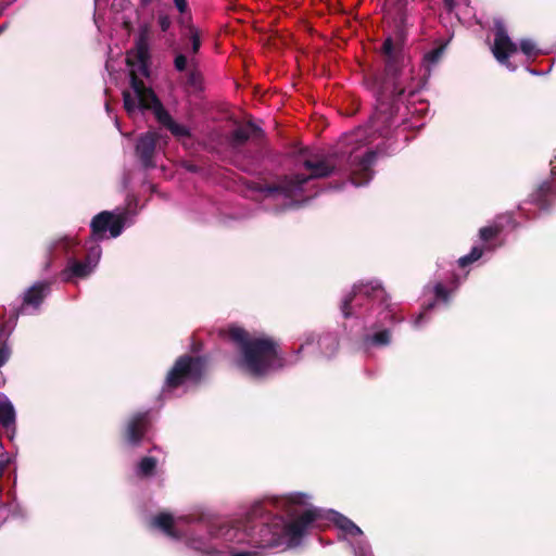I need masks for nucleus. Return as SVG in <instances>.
Returning <instances> with one entry per match:
<instances>
[{
  "instance_id": "nucleus-9",
  "label": "nucleus",
  "mask_w": 556,
  "mask_h": 556,
  "mask_svg": "<svg viewBox=\"0 0 556 556\" xmlns=\"http://www.w3.org/2000/svg\"><path fill=\"white\" fill-rule=\"evenodd\" d=\"M134 224L127 211H102L90 222L91 236L87 243H99L104 239H115L126 226Z\"/></svg>"
},
{
  "instance_id": "nucleus-5",
  "label": "nucleus",
  "mask_w": 556,
  "mask_h": 556,
  "mask_svg": "<svg viewBox=\"0 0 556 556\" xmlns=\"http://www.w3.org/2000/svg\"><path fill=\"white\" fill-rule=\"evenodd\" d=\"M150 45L147 28H141L136 38L135 50L127 55V64L131 68L130 87L131 91L123 92L124 109L132 116L138 111L151 110L155 118L165 126L175 137H190V129L176 123L170 114L163 106L156 94L140 80L136 73L149 76Z\"/></svg>"
},
{
  "instance_id": "nucleus-12",
  "label": "nucleus",
  "mask_w": 556,
  "mask_h": 556,
  "mask_svg": "<svg viewBox=\"0 0 556 556\" xmlns=\"http://www.w3.org/2000/svg\"><path fill=\"white\" fill-rule=\"evenodd\" d=\"M551 177L542 181L538 188L529 195V199L519 204L518 210L526 218H530L526 208L527 204L535 205L541 212H549L556 200V149L553 159L549 162Z\"/></svg>"
},
{
  "instance_id": "nucleus-31",
  "label": "nucleus",
  "mask_w": 556,
  "mask_h": 556,
  "mask_svg": "<svg viewBox=\"0 0 556 556\" xmlns=\"http://www.w3.org/2000/svg\"><path fill=\"white\" fill-rule=\"evenodd\" d=\"M190 40L192 53H198L201 47V40L198 30L194 28L190 30Z\"/></svg>"
},
{
  "instance_id": "nucleus-18",
  "label": "nucleus",
  "mask_w": 556,
  "mask_h": 556,
  "mask_svg": "<svg viewBox=\"0 0 556 556\" xmlns=\"http://www.w3.org/2000/svg\"><path fill=\"white\" fill-rule=\"evenodd\" d=\"M79 245V242L76 238L71 236H61L50 240L47 244V263L46 269H48L54 257L59 255L66 256V260L70 255L76 254V249Z\"/></svg>"
},
{
  "instance_id": "nucleus-37",
  "label": "nucleus",
  "mask_w": 556,
  "mask_h": 556,
  "mask_svg": "<svg viewBox=\"0 0 556 556\" xmlns=\"http://www.w3.org/2000/svg\"><path fill=\"white\" fill-rule=\"evenodd\" d=\"M142 7L149 5L153 0H139Z\"/></svg>"
},
{
  "instance_id": "nucleus-21",
  "label": "nucleus",
  "mask_w": 556,
  "mask_h": 556,
  "mask_svg": "<svg viewBox=\"0 0 556 556\" xmlns=\"http://www.w3.org/2000/svg\"><path fill=\"white\" fill-rule=\"evenodd\" d=\"M492 248L488 244L484 245H473L470 252L466 255L460 256L456 264L460 269H466L470 267L473 263L478 262L485 252H491Z\"/></svg>"
},
{
  "instance_id": "nucleus-17",
  "label": "nucleus",
  "mask_w": 556,
  "mask_h": 556,
  "mask_svg": "<svg viewBox=\"0 0 556 556\" xmlns=\"http://www.w3.org/2000/svg\"><path fill=\"white\" fill-rule=\"evenodd\" d=\"M159 136L155 132L147 131L137 139L136 155L144 169H152L156 166L154 161Z\"/></svg>"
},
{
  "instance_id": "nucleus-26",
  "label": "nucleus",
  "mask_w": 556,
  "mask_h": 556,
  "mask_svg": "<svg viewBox=\"0 0 556 556\" xmlns=\"http://www.w3.org/2000/svg\"><path fill=\"white\" fill-rule=\"evenodd\" d=\"M444 46L437 47L431 51L427 52L424 56V64L428 72L431 71V67L437 65L444 53Z\"/></svg>"
},
{
  "instance_id": "nucleus-35",
  "label": "nucleus",
  "mask_w": 556,
  "mask_h": 556,
  "mask_svg": "<svg viewBox=\"0 0 556 556\" xmlns=\"http://www.w3.org/2000/svg\"><path fill=\"white\" fill-rule=\"evenodd\" d=\"M444 5L451 12L454 9V0H444Z\"/></svg>"
},
{
  "instance_id": "nucleus-16",
  "label": "nucleus",
  "mask_w": 556,
  "mask_h": 556,
  "mask_svg": "<svg viewBox=\"0 0 556 556\" xmlns=\"http://www.w3.org/2000/svg\"><path fill=\"white\" fill-rule=\"evenodd\" d=\"M11 350L7 344L0 346V368L9 361ZM4 383L0 372V387ZM15 409L9 397L0 392V427L10 430L15 428Z\"/></svg>"
},
{
  "instance_id": "nucleus-4",
  "label": "nucleus",
  "mask_w": 556,
  "mask_h": 556,
  "mask_svg": "<svg viewBox=\"0 0 556 556\" xmlns=\"http://www.w3.org/2000/svg\"><path fill=\"white\" fill-rule=\"evenodd\" d=\"M232 523H214L203 514L175 518L168 513H161L151 520L153 528L174 541L182 542L199 556H225L222 549L227 542L236 541V535L231 532Z\"/></svg>"
},
{
  "instance_id": "nucleus-20",
  "label": "nucleus",
  "mask_w": 556,
  "mask_h": 556,
  "mask_svg": "<svg viewBox=\"0 0 556 556\" xmlns=\"http://www.w3.org/2000/svg\"><path fill=\"white\" fill-rule=\"evenodd\" d=\"M262 136V129L254 123H248L245 126L236 128L231 134V144L240 147L250 138H258Z\"/></svg>"
},
{
  "instance_id": "nucleus-27",
  "label": "nucleus",
  "mask_w": 556,
  "mask_h": 556,
  "mask_svg": "<svg viewBox=\"0 0 556 556\" xmlns=\"http://www.w3.org/2000/svg\"><path fill=\"white\" fill-rule=\"evenodd\" d=\"M502 231L498 225L485 226L479 229V238L482 242L488 243L491 239L496 238Z\"/></svg>"
},
{
  "instance_id": "nucleus-6",
  "label": "nucleus",
  "mask_w": 556,
  "mask_h": 556,
  "mask_svg": "<svg viewBox=\"0 0 556 556\" xmlns=\"http://www.w3.org/2000/svg\"><path fill=\"white\" fill-rule=\"evenodd\" d=\"M228 337L237 352L235 365L252 378L265 379L286 365L278 342L267 334L231 326Z\"/></svg>"
},
{
  "instance_id": "nucleus-25",
  "label": "nucleus",
  "mask_w": 556,
  "mask_h": 556,
  "mask_svg": "<svg viewBox=\"0 0 556 556\" xmlns=\"http://www.w3.org/2000/svg\"><path fill=\"white\" fill-rule=\"evenodd\" d=\"M157 459L152 456L142 457L135 469V473L139 478H150L155 473Z\"/></svg>"
},
{
  "instance_id": "nucleus-41",
  "label": "nucleus",
  "mask_w": 556,
  "mask_h": 556,
  "mask_svg": "<svg viewBox=\"0 0 556 556\" xmlns=\"http://www.w3.org/2000/svg\"><path fill=\"white\" fill-rule=\"evenodd\" d=\"M105 110H106V112H108V113L110 112V105H109V103H106V104H105Z\"/></svg>"
},
{
  "instance_id": "nucleus-1",
  "label": "nucleus",
  "mask_w": 556,
  "mask_h": 556,
  "mask_svg": "<svg viewBox=\"0 0 556 556\" xmlns=\"http://www.w3.org/2000/svg\"><path fill=\"white\" fill-rule=\"evenodd\" d=\"M393 125L391 116L376 113L370 125L359 127L351 134L344 135L334 153L325 155H308L302 162L305 173H295L286 176L277 186H265L260 189L266 201H281V210L290 208L304 202L303 195L309 190L311 182L326 178L340 168L342 161L348 164L351 174L350 182L355 187L367 186L374 177V165L377 152L367 146L371 142L370 135L379 132L387 137Z\"/></svg>"
},
{
  "instance_id": "nucleus-34",
  "label": "nucleus",
  "mask_w": 556,
  "mask_h": 556,
  "mask_svg": "<svg viewBox=\"0 0 556 556\" xmlns=\"http://www.w3.org/2000/svg\"><path fill=\"white\" fill-rule=\"evenodd\" d=\"M174 3H175L176 9L180 13H185L188 9L187 0H174Z\"/></svg>"
},
{
  "instance_id": "nucleus-7",
  "label": "nucleus",
  "mask_w": 556,
  "mask_h": 556,
  "mask_svg": "<svg viewBox=\"0 0 556 556\" xmlns=\"http://www.w3.org/2000/svg\"><path fill=\"white\" fill-rule=\"evenodd\" d=\"M382 52L386 56V70L381 94H390L395 101L413 97L418 91L419 84L414 81L412 71L401 65V46L388 37L382 45Z\"/></svg>"
},
{
  "instance_id": "nucleus-10",
  "label": "nucleus",
  "mask_w": 556,
  "mask_h": 556,
  "mask_svg": "<svg viewBox=\"0 0 556 556\" xmlns=\"http://www.w3.org/2000/svg\"><path fill=\"white\" fill-rule=\"evenodd\" d=\"M87 253L83 260H78L76 254L70 255L65 267L60 273L63 282H76L79 279L88 278L97 268L102 248L99 243H86Z\"/></svg>"
},
{
  "instance_id": "nucleus-3",
  "label": "nucleus",
  "mask_w": 556,
  "mask_h": 556,
  "mask_svg": "<svg viewBox=\"0 0 556 556\" xmlns=\"http://www.w3.org/2000/svg\"><path fill=\"white\" fill-rule=\"evenodd\" d=\"M341 312L345 318L363 319L366 332L359 346L369 352L374 349L387 348L392 343L390 325L400 324L402 317L396 316V307L390 302L379 280L359 282L341 301Z\"/></svg>"
},
{
  "instance_id": "nucleus-15",
  "label": "nucleus",
  "mask_w": 556,
  "mask_h": 556,
  "mask_svg": "<svg viewBox=\"0 0 556 556\" xmlns=\"http://www.w3.org/2000/svg\"><path fill=\"white\" fill-rule=\"evenodd\" d=\"M50 293L51 282L46 280L36 281L24 291L18 313L22 315H34L38 313L41 304Z\"/></svg>"
},
{
  "instance_id": "nucleus-43",
  "label": "nucleus",
  "mask_w": 556,
  "mask_h": 556,
  "mask_svg": "<svg viewBox=\"0 0 556 556\" xmlns=\"http://www.w3.org/2000/svg\"><path fill=\"white\" fill-rule=\"evenodd\" d=\"M115 125H116V127L119 129V124H118V121H117V119H115Z\"/></svg>"
},
{
  "instance_id": "nucleus-42",
  "label": "nucleus",
  "mask_w": 556,
  "mask_h": 556,
  "mask_svg": "<svg viewBox=\"0 0 556 556\" xmlns=\"http://www.w3.org/2000/svg\"><path fill=\"white\" fill-rule=\"evenodd\" d=\"M195 169H197L195 166H190L189 167V170H191V172H195Z\"/></svg>"
},
{
  "instance_id": "nucleus-29",
  "label": "nucleus",
  "mask_w": 556,
  "mask_h": 556,
  "mask_svg": "<svg viewBox=\"0 0 556 556\" xmlns=\"http://www.w3.org/2000/svg\"><path fill=\"white\" fill-rule=\"evenodd\" d=\"M520 50L527 56L536 55L539 53L536 43L532 39H522L520 41Z\"/></svg>"
},
{
  "instance_id": "nucleus-33",
  "label": "nucleus",
  "mask_w": 556,
  "mask_h": 556,
  "mask_svg": "<svg viewBox=\"0 0 556 556\" xmlns=\"http://www.w3.org/2000/svg\"><path fill=\"white\" fill-rule=\"evenodd\" d=\"M157 24L162 31H167L172 26L170 17L165 13H159L157 15Z\"/></svg>"
},
{
  "instance_id": "nucleus-36",
  "label": "nucleus",
  "mask_w": 556,
  "mask_h": 556,
  "mask_svg": "<svg viewBox=\"0 0 556 556\" xmlns=\"http://www.w3.org/2000/svg\"><path fill=\"white\" fill-rule=\"evenodd\" d=\"M8 463H9V459H0V477L2 476L3 470L7 467Z\"/></svg>"
},
{
  "instance_id": "nucleus-8",
  "label": "nucleus",
  "mask_w": 556,
  "mask_h": 556,
  "mask_svg": "<svg viewBox=\"0 0 556 556\" xmlns=\"http://www.w3.org/2000/svg\"><path fill=\"white\" fill-rule=\"evenodd\" d=\"M205 363L199 356L188 354L179 356L168 370L161 389V396L169 399L179 396L198 384L203 376Z\"/></svg>"
},
{
  "instance_id": "nucleus-13",
  "label": "nucleus",
  "mask_w": 556,
  "mask_h": 556,
  "mask_svg": "<svg viewBox=\"0 0 556 556\" xmlns=\"http://www.w3.org/2000/svg\"><path fill=\"white\" fill-rule=\"evenodd\" d=\"M469 270L466 271L463 278L454 276L451 281V286L446 287L443 282L437 281L433 285V300L429 302L424 309L413 320V327L415 329H421L429 320V312L440 305L447 306L451 302L452 295L463 280L466 279Z\"/></svg>"
},
{
  "instance_id": "nucleus-24",
  "label": "nucleus",
  "mask_w": 556,
  "mask_h": 556,
  "mask_svg": "<svg viewBox=\"0 0 556 556\" xmlns=\"http://www.w3.org/2000/svg\"><path fill=\"white\" fill-rule=\"evenodd\" d=\"M320 354L327 358L333 356L339 348V340L336 333L327 332L318 338Z\"/></svg>"
},
{
  "instance_id": "nucleus-19",
  "label": "nucleus",
  "mask_w": 556,
  "mask_h": 556,
  "mask_svg": "<svg viewBox=\"0 0 556 556\" xmlns=\"http://www.w3.org/2000/svg\"><path fill=\"white\" fill-rule=\"evenodd\" d=\"M150 427L149 412L134 414L126 425V440L132 445H139Z\"/></svg>"
},
{
  "instance_id": "nucleus-22",
  "label": "nucleus",
  "mask_w": 556,
  "mask_h": 556,
  "mask_svg": "<svg viewBox=\"0 0 556 556\" xmlns=\"http://www.w3.org/2000/svg\"><path fill=\"white\" fill-rule=\"evenodd\" d=\"M492 248L488 244L484 245H473L470 252L466 255L460 256L456 264L460 269H466L470 267L473 263L478 262L485 252H491Z\"/></svg>"
},
{
  "instance_id": "nucleus-39",
  "label": "nucleus",
  "mask_w": 556,
  "mask_h": 556,
  "mask_svg": "<svg viewBox=\"0 0 556 556\" xmlns=\"http://www.w3.org/2000/svg\"><path fill=\"white\" fill-rule=\"evenodd\" d=\"M7 28V24H3L0 26V34L4 31V29Z\"/></svg>"
},
{
  "instance_id": "nucleus-23",
  "label": "nucleus",
  "mask_w": 556,
  "mask_h": 556,
  "mask_svg": "<svg viewBox=\"0 0 556 556\" xmlns=\"http://www.w3.org/2000/svg\"><path fill=\"white\" fill-rule=\"evenodd\" d=\"M492 248L488 244L484 245H473L470 252L466 255L460 256L456 264L460 269H466L470 267L473 263L478 262L485 252H491Z\"/></svg>"
},
{
  "instance_id": "nucleus-28",
  "label": "nucleus",
  "mask_w": 556,
  "mask_h": 556,
  "mask_svg": "<svg viewBox=\"0 0 556 556\" xmlns=\"http://www.w3.org/2000/svg\"><path fill=\"white\" fill-rule=\"evenodd\" d=\"M318 338L319 337L312 331L303 333V336L300 338V340L302 341L301 345L293 351V354L296 356V359L303 352L304 348L314 344L316 341L318 342Z\"/></svg>"
},
{
  "instance_id": "nucleus-38",
  "label": "nucleus",
  "mask_w": 556,
  "mask_h": 556,
  "mask_svg": "<svg viewBox=\"0 0 556 556\" xmlns=\"http://www.w3.org/2000/svg\"><path fill=\"white\" fill-rule=\"evenodd\" d=\"M529 73L532 74V75H541L540 72L535 71V70H531V68H528Z\"/></svg>"
},
{
  "instance_id": "nucleus-32",
  "label": "nucleus",
  "mask_w": 556,
  "mask_h": 556,
  "mask_svg": "<svg viewBox=\"0 0 556 556\" xmlns=\"http://www.w3.org/2000/svg\"><path fill=\"white\" fill-rule=\"evenodd\" d=\"M187 56L182 53L176 54L174 59V67L177 72H184L187 68Z\"/></svg>"
},
{
  "instance_id": "nucleus-14",
  "label": "nucleus",
  "mask_w": 556,
  "mask_h": 556,
  "mask_svg": "<svg viewBox=\"0 0 556 556\" xmlns=\"http://www.w3.org/2000/svg\"><path fill=\"white\" fill-rule=\"evenodd\" d=\"M495 38L492 46L494 58L502 65L506 66L510 72L516 70V66L509 62V56L517 52V45L508 36L504 22L500 18L494 21Z\"/></svg>"
},
{
  "instance_id": "nucleus-2",
  "label": "nucleus",
  "mask_w": 556,
  "mask_h": 556,
  "mask_svg": "<svg viewBox=\"0 0 556 556\" xmlns=\"http://www.w3.org/2000/svg\"><path fill=\"white\" fill-rule=\"evenodd\" d=\"M311 498L308 493L291 492L264 496L252 503L245 516L249 522L258 523L257 530L250 534L233 522L231 532L236 541L227 542L222 549L225 556H261L257 551L244 549L245 545L264 551L299 547L315 521L324 515L321 508L309 505Z\"/></svg>"
},
{
  "instance_id": "nucleus-40",
  "label": "nucleus",
  "mask_w": 556,
  "mask_h": 556,
  "mask_svg": "<svg viewBox=\"0 0 556 556\" xmlns=\"http://www.w3.org/2000/svg\"><path fill=\"white\" fill-rule=\"evenodd\" d=\"M506 217H507V219H508V222H509V223H510V222H513V216H511V214H507V215H506Z\"/></svg>"
},
{
  "instance_id": "nucleus-11",
  "label": "nucleus",
  "mask_w": 556,
  "mask_h": 556,
  "mask_svg": "<svg viewBox=\"0 0 556 556\" xmlns=\"http://www.w3.org/2000/svg\"><path fill=\"white\" fill-rule=\"evenodd\" d=\"M326 515L337 526L339 538L348 542L354 556H374L370 544L357 525L332 509L326 511Z\"/></svg>"
},
{
  "instance_id": "nucleus-30",
  "label": "nucleus",
  "mask_w": 556,
  "mask_h": 556,
  "mask_svg": "<svg viewBox=\"0 0 556 556\" xmlns=\"http://www.w3.org/2000/svg\"><path fill=\"white\" fill-rule=\"evenodd\" d=\"M187 84L195 90L200 89L202 84L201 74L195 70L189 71L187 75Z\"/></svg>"
}]
</instances>
